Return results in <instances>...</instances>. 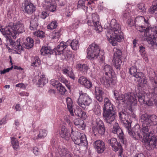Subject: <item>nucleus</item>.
I'll use <instances>...</instances> for the list:
<instances>
[{
  "label": "nucleus",
  "mask_w": 157,
  "mask_h": 157,
  "mask_svg": "<svg viewBox=\"0 0 157 157\" xmlns=\"http://www.w3.org/2000/svg\"><path fill=\"white\" fill-rule=\"evenodd\" d=\"M140 121L143 128L140 129L139 125H135L133 128L132 137L138 140L143 138L146 148L148 150L157 148V138L153 132H148L150 127L157 123V117L155 115L149 116L147 114H142Z\"/></svg>",
  "instance_id": "nucleus-1"
},
{
  "label": "nucleus",
  "mask_w": 157,
  "mask_h": 157,
  "mask_svg": "<svg viewBox=\"0 0 157 157\" xmlns=\"http://www.w3.org/2000/svg\"><path fill=\"white\" fill-rule=\"evenodd\" d=\"M24 26L21 23L14 24L13 25L9 24L4 28L0 29V31L6 38V45L7 48L10 49L8 46H11L13 49L20 54L23 48L20 44V39H18L16 42H14L12 39H16L19 34L24 31Z\"/></svg>",
  "instance_id": "nucleus-2"
},
{
  "label": "nucleus",
  "mask_w": 157,
  "mask_h": 157,
  "mask_svg": "<svg viewBox=\"0 0 157 157\" xmlns=\"http://www.w3.org/2000/svg\"><path fill=\"white\" fill-rule=\"evenodd\" d=\"M104 28L107 30L105 33L107 39L113 46H115L117 42H120L124 39L121 25L117 23L115 19H112L110 24H105Z\"/></svg>",
  "instance_id": "nucleus-3"
},
{
  "label": "nucleus",
  "mask_w": 157,
  "mask_h": 157,
  "mask_svg": "<svg viewBox=\"0 0 157 157\" xmlns=\"http://www.w3.org/2000/svg\"><path fill=\"white\" fill-rule=\"evenodd\" d=\"M79 135V133L77 131H74L72 128L71 134L70 135L68 131L67 128L64 126H62L61 128L60 135L62 138L67 140L71 136L76 144L82 146L86 145L87 144L86 136L84 134H82L80 137L78 136Z\"/></svg>",
  "instance_id": "nucleus-4"
},
{
  "label": "nucleus",
  "mask_w": 157,
  "mask_h": 157,
  "mask_svg": "<svg viewBox=\"0 0 157 157\" xmlns=\"http://www.w3.org/2000/svg\"><path fill=\"white\" fill-rule=\"evenodd\" d=\"M141 18L144 19V21L145 23V25L147 27L145 29V27L143 26L136 27V29L140 32H144V36H147V40L148 43L150 44L152 46H156L157 43L156 39L157 38V27H154L150 29L148 26V20L144 18V17L141 16Z\"/></svg>",
  "instance_id": "nucleus-5"
},
{
  "label": "nucleus",
  "mask_w": 157,
  "mask_h": 157,
  "mask_svg": "<svg viewBox=\"0 0 157 157\" xmlns=\"http://www.w3.org/2000/svg\"><path fill=\"white\" fill-rule=\"evenodd\" d=\"M103 116L106 122L111 124L115 118V112L114 106L108 98H105L104 100Z\"/></svg>",
  "instance_id": "nucleus-6"
},
{
  "label": "nucleus",
  "mask_w": 157,
  "mask_h": 157,
  "mask_svg": "<svg viewBox=\"0 0 157 157\" xmlns=\"http://www.w3.org/2000/svg\"><path fill=\"white\" fill-rule=\"evenodd\" d=\"M103 71L105 72V75L100 79L101 83L106 87L111 85H114L116 83V78L114 77V72L112 67L110 65L104 63L103 66Z\"/></svg>",
  "instance_id": "nucleus-7"
},
{
  "label": "nucleus",
  "mask_w": 157,
  "mask_h": 157,
  "mask_svg": "<svg viewBox=\"0 0 157 157\" xmlns=\"http://www.w3.org/2000/svg\"><path fill=\"white\" fill-rule=\"evenodd\" d=\"M113 97L116 100L131 105H135L137 102L136 95L133 93H128L119 95L117 91L113 90Z\"/></svg>",
  "instance_id": "nucleus-8"
},
{
  "label": "nucleus",
  "mask_w": 157,
  "mask_h": 157,
  "mask_svg": "<svg viewBox=\"0 0 157 157\" xmlns=\"http://www.w3.org/2000/svg\"><path fill=\"white\" fill-rule=\"evenodd\" d=\"M79 96L77 101L78 105L82 109H85L92 102L91 98L86 93L82 91L79 92Z\"/></svg>",
  "instance_id": "nucleus-9"
},
{
  "label": "nucleus",
  "mask_w": 157,
  "mask_h": 157,
  "mask_svg": "<svg viewBox=\"0 0 157 157\" xmlns=\"http://www.w3.org/2000/svg\"><path fill=\"white\" fill-rule=\"evenodd\" d=\"M87 23L90 26L94 25L95 30L97 33H100L102 31V28L100 24L99 16L96 13L92 14L91 17H87Z\"/></svg>",
  "instance_id": "nucleus-10"
},
{
  "label": "nucleus",
  "mask_w": 157,
  "mask_h": 157,
  "mask_svg": "<svg viewBox=\"0 0 157 157\" xmlns=\"http://www.w3.org/2000/svg\"><path fill=\"white\" fill-rule=\"evenodd\" d=\"M71 40H68L66 42L62 41L54 49V51L56 55H62V58L66 59L68 57V55L65 52L64 49L68 45H71Z\"/></svg>",
  "instance_id": "nucleus-11"
},
{
  "label": "nucleus",
  "mask_w": 157,
  "mask_h": 157,
  "mask_svg": "<svg viewBox=\"0 0 157 157\" xmlns=\"http://www.w3.org/2000/svg\"><path fill=\"white\" fill-rule=\"evenodd\" d=\"M100 50L98 45L95 43L90 44L87 50V58L90 59L97 58L99 56Z\"/></svg>",
  "instance_id": "nucleus-12"
},
{
  "label": "nucleus",
  "mask_w": 157,
  "mask_h": 157,
  "mask_svg": "<svg viewBox=\"0 0 157 157\" xmlns=\"http://www.w3.org/2000/svg\"><path fill=\"white\" fill-rule=\"evenodd\" d=\"M120 120L123 126L126 128L129 135L132 136L131 124L128 120L127 115L123 112H120L119 114Z\"/></svg>",
  "instance_id": "nucleus-13"
},
{
  "label": "nucleus",
  "mask_w": 157,
  "mask_h": 157,
  "mask_svg": "<svg viewBox=\"0 0 157 157\" xmlns=\"http://www.w3.org/2000/svg\"><path fill=\"white\" fill-rule=\"evenodd\" d=\"M114 52L113 56V61L114 62V66L117 69L120 70L121 65L122 63L121 60L122 52L121 51L117 48L113 49Z\"/></svg>",
  "instance_id": "nucleus-14"
},
{
  "label": "nucleus",
  "mask_w": 157,
  "mask_h": 157,
  "mask_svg": "<svg viewBox=\"0 0 157 157\" xmlns=\"http://www.w3.org/2000/svg\"><path fill=\"white\" fill-rule=\"evenodd\" d=\"M96 123L97 127L94 126L92 128L93 132L94 135H96L98 134L103 135L105 132V129L103 122L98 118L97 120Z\"/></svg>",
  "instance_id": "nucleus-15"
},
{
  "label": "nucleus",
  "mask_w": 157,
  "mask_h": 157,
  "mask_svg": "<svg viewBox=\"0 0 157 157\" xmlns=\"http://www.w3.org/2000/svg\"><path fill=\"white\" fill-rule=\"evenodd\" d=\"M148 96V100H146V104L148 106H151L153 105V101L155 104L157 106V88H154V92L150 93Z\"/></svg>",
  "instance_id": "nucleus-16"
},
{
  "label": "nucleus",
  "mask_w": 157,
  "mask_h": 157,
  "mask_svg": "<svg viewBox=\"0 0 157 157\" xmlns=\"http://www.w3.org/2000/svg\"><path fill=\"white\" fill-rule=\"evenodd\" d=\"M56 157H71L69 152L64 146H59L56 150Z\"/></svg>",
  "instance_id": "nucleus-17"
},
{
  "label": "nucleus",
  "mask_w": 157,
  "mask_h": 157,
  "mask_svg": "<svg viewBox=\"0 0 157 157\" xmlns=\"http://www.w3.org/2000/svg\"><path fill=\"white\" fill-rule=\"evenodd\" d=\"M112 132L114 134H116L120 139L122 140L123 139V133L117 123H116L114 124Z\"/></svg>",
  "instance_id": "nucleus-18"
},
{
  "label": "nucleus",
  "mask_w": 157,
  "mask_h": 157,
  "mask_svg": "<svg viewBox=\"0 0 157 157\" xmlns=\"http://www.w3.org/2000/svg\"><path fill=\"white\" fill-rule=\"evenodd\" d=\"M78 81L80 84L84 86L87 89H89L92 86V82L90 81L84 76L80 77L78 79Z\"/></svg>",
  "instance_id": "nucleus-19"
},
{
  "label": "nucleus",
  "mask_w": 157,
  "mask_h": 157,
  "mask_svg": "<svg viewBox=\"0 0 157 157\" xmlns=\"http://www.w3.org/2000/svg\"><path fill=\"white\" fill-rule=\"evenodd\" d=\"M94 147L98 153H102L105 149L104 142L100 140L96 141L94 144Z\"/></svg>",
  "instance_id": "nucleus-20"
},
{
  "label": "nucleus",
  "mask_w": 157,
  "mask_h": 157,
  "mask_svg": "<svg viewBox=\"0 0 157 157\" xmlns=\"http://www.w3.org/2000/svg\"><path fill=\"white\" fill-rule=\"evenodd\" d=\"M130 74L132 75L136 78L141 77L143 75V73L141 72L137 71V68L135 66L131 67L129 69Z\"/></svg>",
  "instance_id": "nucleus-21"
},
{
  "label": "nucleus",
  "mask_w": 157,
  "mask_h": 157,
  "mask_svg": "<svg viewBox=\"0 0 157 157\" xmlns=\"http://www.w3.org/2000/svg\"><path fill=\"white\" fill-rule=\"evenodd\" d=\"M67 105L68 109L71 115L73 116L74 115V109H73L74 105L71 99L69 97L67 98L66 100Z\"/></svg>",
  "instance_id": "nucleus-22"
},
{
  "label": "nucleus",
  "mask_w": 157,
  "mask_h": 157,
  "mask_svg": "<svg viewBox=\"0 0 157 157\" xmlns=\"http://www.w3.org/2000/svg\"><path fill=\"white\" fill-rule=\"evenodd\" d=\"M22 9L24 10H35V6L28 1H25L22 5Z\"/></svg>",
  "instance_id": "nucleus-23"
},
{
  "label": "nucleus",
  "mask_w": 157,
  "mask_h": 157,
  "mask_svg": "<svg viewBox=\"0 0 157 157\" xmlns=\"http://www.w3.org/2000/svg\"><path fill=\"white\" fill-rule=\"evenodd\" d=\"M96 98L97 100L100 102L103 100L102 94L103 93V90L98 87H96L95 89Z\"/></svg>",
  "instance_id": "nucleus-24"
},
{
  "label": "nucleus",
  "mask_w": 157,
  "mask_h": 157,
  "mask_svg": "<svg viewBox=\"0 0 157 157\" xmlns=\"http://www.w3.org/2000/svg\"><path fill=\"white\" fill-rule=\"evenodd\" d=\"M36 79H37L38 80V82H36L37 83L41 86H44L48 82V79L46 78L45 76L44 75H42L40 76H36Z\"/></svg>",
  "instance_id": "nucleus-25"
},
{
  "label": "nucleus",
  "mask_w": 157,
  "mask_h": 157,
  "mask_svg": "<svg viewBox=\"0 0 157 157\" xmlns=\"http://www.w3.org/2000/svg\"><path fill=\"white\" fill-rule=\"evenodd\" d=\"M74 123L75 126L82 130L84 129L86 127L84 121L79 118L76 119L74 121Z\"/></svg>",
  "instance_id": "nucleus-26"
},
{
  "label": "nucleus",
  "mask_w": 157,
  "mask_h": 157,
  "mask_svg": "<svg viewBox=\"0 0 157 157\" xmlns=\"http://www.w3.org/2000/svg\"><path fill=\"white\" fill-rule=\"evenodd\" d=\"M45 5L47 6L49 8V10H55L56 9V5L55 2V0H44Z\"/></svg>",
  "instance_id": "nucleus-27"
},
{
  "label": "nucleus",
  "mask_w": 157,
  "mask_h": 157,
  "mask_svg": "<svg viewBox=\"0 0 157 157\" xmlns=\"http://www.w3.org/2000/svg\"><path fill=\"white\" fill-rule=\"evenodd\" d=\"M63 74L68 76L71 78L74 79L75 78L74 75L72 71V69L70 67L63 69Z\"/></svg>",
  "instance_id": "nucleus-28"
},
{
  "label": "nucleus",
  "mask_w": 157,
  "mask_h": 157,
  "mask_svg": "<svg viewBox=\"0 0 157 157\" xmlns=\"http://www.w3.org/2000/svg\"><path fill=\"white\" fill-rule=\"evenodd\" d=\"M34 41L32 38L28 37L26 39V42L24 43L23 46L27 49H29L33 45Z\"/></svg>",
  "instance_id": "nucleus-29"
},
{
  "label": "nucleus",
  "mask_w": 157,
  "mask_h": 157,
  "mask_svg": "<svg viewBox=\"0 0 157 157\" xmlns=\"http://www.w3.org/2000/svg\"><path fill=\"white\" fill-rule=\"evenodd\" d=\"M76 68L79 70L82 71L84 73H87V71L89 69L87 64H81L78 63L76 65Z\"/></svg>",
  "instance_id": "nucleus-30"
},
{
  "label": "nucleus",
  "mask_w": 157,
  "mask_h": 157,
  "mask_svg": "<svg viewBox=\"0 0 157 157\" xmlns=\"http://www.w3.org/2000/svg\"><path fill=\"white\" fill-rule=\"evenodd\" d=\"M40 52L43 56H46L48 54H51L53 53L52 50L48 47H43L40 50Z\"/></svg>",
  "instance_id": "nucleus-31"
},
{
  "label": "nucleus",
  "mask_w": 157,
  "mask_h": 157,
  "mask_svg": "<svg viewBox=\"0 0 157 157\" xmlns=\"http://www.w3.org/2000/svg\"><path fill=\"white\" fill-rule=\"evenodd\" d=\"M148 95L147 94H144V95L141 93H139L138 94V101L141 104H143L145 103L147 98L148 99Z\"/></svg>",
  "instance_id": "nucleus-32"
},
{
  "label": "nucleus",
  "mask_w": 157,
  "mask_h": 157,
  "mask_svg": "<svg viewBox=\"0 0 157 157\" xmlns=\"http://www.w3.org/2000/svg\"><path fill=\"white\" fill-rule=\"evenodd\" d=\"M38 19L36 18H35L34 19L30 21V29L31 30H35L37 29L38 26L37 23Z\"/></svg>",
  "instance_id": "nucleus-33"
},
{
  "label": "nucleus",
  "mask_w": 157,
  "mask_h": 157,
  "mask_svg": "<svg viewBox=\"0 0 157 157\" xmlns=\"http://www.w3.org/2000/svg\"><path fill=\"white\" fill-rule=\"evenodd\" d=\"M40 64V60L38 57L36 56L33 58L31 65L34 67H38Z\"/></svg>",
  "instance_id": "nucleus-34"
},
{
  "label": "nucleus",
  "mask_w": 157,
  "mask_h": 157,
  "mask_svg": "<svg viewBox=\"0 0 157 157\" xmlns=\"http://www.w3.org/2000/svg\"><path fill=\"white\" fill-rule=\"evenodd\" d=\"M139 81L141 80V84L140 85V87H145L147 86V79L143 73V75L141 77L137 78Z\"/></svg>",
  "instance_id": "nucleus-35"
},
{
  "label": "nucleus",
  "mask_w": 157,
  "mask_h": 157,
  "mask_svg": "<svg viewBox=\"0 0 157 157\" xmlns=\"http://www.w3.org/2000/svg\"><path fill=\"white\" fill-rule=\"evenodd\" d=\"M55 10H42L40 13L39 16L40 18L43 19H45L48 16L50 11L53 12Z\"/></svg>",
  "instance_id": "nucleus-36"
},
{
  "label": "nucleus",
  "mask_w": 157,
  "mask_h": 157,
  "mask_svg": "<svg viewBox=\"0 0 157 157\" xmlns=\"http://www.w3.org/2000/svg\"><path fill=\"white\" fill-rule=\"evenodd\" d=\"M11 145L14 149H17L19 146V143L16 138L14 137H11Z\"/></svg>",
  "instance_id": "nucleus-37"
},
{
  "label": "nucleus",
  "mask_w": 157,
  "mask_h": 157,
  "mask_svg": "<svg viewBox=\"0 0 157 157\" xmlns=\"http://www.w3.org/2000/svg\"><path fill=\"white\" fill-rule=\"evenodd\" d=\"M70 43L71 46L73 50H76L78 48L79 44L77 40H71V42Z\"/></svg>",
  "instance_id": "nucleus-38"
},
{
  "label": "nucleus",
  "mask_w": 157,
  "mask_h": 157,
  "mask_svg": "<svg viewBox=\"0 0 157 157\" xmlns=\"http://www.w3.org/2000/svg\"><path fill=\"white\" fill-rule=\"evenodd\" d=\"M112 147L113 150L115 151L118 150H119L121 152H122V149L121 144L117 142Z\"/></svg>",
  "instance_id": "nucleus-39"
},
{
  "label": "nucleus",
  "mask_w": 157,
  "mask_h": 157,
  "mask_svg": "<svg viewBox=\"0 0 157 157\" xmlns=\"http://www.w3.org/2000/svg\"><path fill=\"white\" fill-rule=\"evenodd\" d=\"M56 88L62 95H64L67 91L65 87L63 86L61 83L58 84V86H56Z\"/></svg>",
  "instance_id": "nucleus-40"
},
{
  "label": "nucleus",
  "mask_w": 157,
  "mask_h": 157,
  "mask_svg": "<svg viewBox=\"0 0 157 157\" xmlns=\"http://www.w3.org/2000/svg\"><path fill=\"white\" fill-rule=\"evenodd\" d=\"M60 32V29L53 32L51 35L52 38L58 39L61 35Z\"/></svg>",
  "instance_id": "nucleus-41"
},
{
  "label": "nucleus",
  "mask_w": 157,
  "mask_h": 157,
  "mask_svg": "<svg viewBox=\"0 0 157 157\" xmlns=\"http://www.w3.org/2000/svg\"><path fill=\"white\" fill-rule=\"evenodd\" d=\"M100 106L98 104H96L93 109L94 113L96 115H99L101 114Z\"/></svg>",
  "instance_id": "nucleus-42"
},
{
  "label": "nucleus",
  "mask_w": 157,
  "mask_h": 157,
  "mask_svg": "<svg viewBox=\"0 0 157 157\" xmlns=\"http://www.w3.org/2000/svg\"><path fill=\"white\" fill-rule=\"evenodd\" d=\"M47 132L46 130L40 129L39 130V133L37 136L39 138H44L47 136Z\"/></svg>",
  "instance_id": "nucleus-43"
},
{
  "label": "nucleus",
  "mask_w": 157,
  "mask_h": 157,
  "mask_svg": "<svg viewBox=\"0 0 157 157\" xmlns=\"http://www.w3.org/2000/svg\"><path fill=\"white\" fill-rule=\"evenodd\" d=\"M106 142L109 144L111 147L113 146L116 142H117V140L114 138H109L108 137L106 140Z\"/></svg>",
  "instance_id": "nucleus-44"
},
{
  "label": "nucleus",
  "mask_w": 157,
  "mask_h": 157,
  "mask_svg": "<svg viewBox=\"0 0 157 157\" xmlns=\"http://www.w3.org/2000/svg\"><path fill=\"white\" fill-rule=\"evenodd\" d=\"M57 23L56 21H52L48 25L47 28L51 30L54 29L57 27Z\"/></svg>",
  "instance_id": "nucleus-45"
},
{
  "label": "nucleus",
  "mask_w": 157,
  "mask_h": 157,
  "mask_svg": "<svg viewBox=\"0 0 157 157\" xmlns=\"http://www.w3.org/2000/svg\"><path fill=\"white\" fill-rule=\"evenodd\" d=\"M33 34L37 37L43 38L44 36V33L42 30H38V31L33 33Z\"/></svg>",
  "instance_id": "nucleus-46"
},
{
  "label": "nucleus",
  "mask_w": 157,
  "mask_h": 157,
  "mask_svg": "<svg viewBox=\"0 0 157 157\" xmlns=\"http://www.w3.org/2000/svg\"><path fill=\"white\" fill-rule=\"evenodd\" d=\"M78 116L83 120H85L87 118V115L86 112L82 111H80L78 113Z\"/></svg>",
  "instance_id": "nucleus-47"
},
{
  "label": "nucleus",
  "mask_w": 157,
  "mask_h": 157,
  "mask_svg": "<svg viewBox=\"0 0 157 157\" xmlns=\"http://www.w3.org/2000/svg\"><path fill=\"white\" fill-rule=\"evenodd\" d=\"M61 82H62L64 83L67 88L68 89H70L71 87L70 85L69 82L68 81H67L65 78H61Z\"/></svg>",
  "instance_id": "nucleus-48"
},
{
  "label": "nucleus",
  "mask_w": 157,
  "mask_h": 157,
  "mask_svg": "<svg viewBox=\"0 0 157 157\" xmlns=\"http://www.w3.org/2000/svg\"><path fill=\"white\" fill-rule=\"evenodd\" d=\"M84 2L83 0H79L78 2L77 6L78 9H83V7H84Z\"/></svg>",
  "instance_id": "nucleus-49"
},
{
  "label": "nucleus",
  "mask_w": 157,
  "mask_h": 157,
  "mask_svg": "<svg viewBox=\"0 0 157 157\" xmlns=\"http://www.w3.org/2000/svg\"><path fill=\"white\" fill-rule=\"evenodd\" d=\"M50 83L53 86H56H56H58V84L60 83L58 81L54 79H51L50 81Z\"/></svg>",
  "instance_id": "nucleus-50"
},
{
  "label": "nucleus",
  "mask_w": 157,
  "mask_h": 157,
  "mask_svg": "<svg viewBox=\"0 0 157 157\" xmlns=\"http://www.w3.org/2000/svg\"><path fill=\"white\" fill-rule=\"evenodd\" d=\"M139 51L142 56H144L146 54V52L144 47L143 46H140Z\"/></svg>",
  "instance_id": "nucleus-51"
},
{
  "label": "nucleus",
  "mask_w": 157,
  "mask_h": 157,
  "mask_svg": "<svg viewBox=\"0 0 157 157\" xmlns=\"http://www.w3.org/2000/svg\"><path fill=\"white\" fill-rule=\"evenodd\" d=\"M13 68V66H12L11 67L8 68L6 69H5L2 71H0V74L1 75L4 74L6 72H9L10 70H12Z\"/></svg>",
  "instance_id": "nucleus-52"
},
{
  "label": "nucleus",
  "mask_w": 157,
  "mask_h": 157,
  "mask_svg": "<svg viewBox=\"0 0 157 157\" xmlns=\"http://www.w3.org/2000/svg\"><path fill=\"white\" fill-rule=\"evenodd\" d=\"M94 65L93 64L92 65V67H93V68L90 69V71L91 72V74L93 75H95L97 73L98 70L97 69H95L94 68Z\"/></svg>",
  "instance_id": "nucleus-53"
},
{
  "label": "nucleus",
  "mask_w": 157,
  "mask_h": 157,
  "mask_svg": "<svg viewBox=\"0 0 157 157\" xmlns=\"http://www.w3.org/2000/svg\"><path fill=\"white\" fill-rule=\"evenodd\" d=\"M15 86L16 87H19L23 89H25L26 87V86L22 83H19L16 84Z\"/></svg>",
  "instance_id": "nucleus-54"
},
{
  "label": "nucleus",
  "mask_w": 157,
  "mask_h": 157,
  "mask_svg": "<svg viewBox=\"0 0 157 157\" xmlns=\"http://www.w3.org/2000/svg\"><path fill=\"white\" fill-rule=\"evenodd\" d=\"M33 152L36 155H38L40 153V151L38 148L35 147L33 149Z\"/></svg>",
  "instance_id": "nucleus-55"
},
{
  "label": "nucleus",
  "mask_w": 157,
  "mask_h": 157,
  "mask_svg": "<svg viewBox=\"0 0 157 157\" xmlns=\"http://www.w3.org/2000/svg\"><path fill=\"white\" fill-rule=\"evenodd\" d=\"M149 78L150 80L151 81L152 84H153V83H154L156 85L157 84V81L155 79V78L153 77H151L150 75V74H149Z\"/></svg>",
  "instance_id": "nucleus-56"
},
{
  "label": "nucleus",
  "mask_w": 157,
  "mask_h": 157,
  "mask_svg": "<svg viewBox=\"0 0 157 157\" xmlns=\"http://www.w3.org/2000/svg\"><path fill=\"white\" fill-rule=\"evenodd\" d=\"M6 122V118L4 117L2 120H0V125L5 124Z\"/></svg>",
  "instance_id": "nucleus-57"
},
{
  "label": "nucleus",
  "mask_w": 157,
  "mask_h": 157,
  "mask_svg": "<svg viewBox=\"0 0 157 157\" xmlns=\"http://www.w3.org/2000/svg\"><path fill=\"white\" fill-rule=\"evenodd\" d=\"M19 94L22 97H28L29 95L28 93L24 91L19 93Z\"/></svg>",
  "instance_id": "nucleus-58"
},
{
  "label": "nucleus",
  "mask_w": 157,
  "mask_h": 157,
  "mask_svg": "<svg viewBox=\"0 0 157 157\" xmlns=\"http://www.w3.org/2000/svg\"><path fill=\"white\" fill-rule=\"evenodd\" d=\"M157 9V0L153 2L152 5V10H156Z\"/></svg>",
  "instance_id": "nucleus-59"
},
{
  "label": "nucleus",
  "mask_w": 157,
  "mask_h": 157,
  "mask_svg": "<svg viewBox=\"0 0 157 157\" xmlns=\"http://www.w3.org/2000/svg\"><path fill=\"white\" fill-rule=\"evenodd\" d=\"M64 121L66 124H68L69 125L70 124L71 121L70 120L68 119L67 116L64 117Z\"/></svg>",
  "instance_id": "nucleus-60"
},
{
  "label": "nucleus",
  "mask_w": 157,
  "mask_h": 157,
  "mask_svg": "<svg viewBox=\"0 0 157 157\" xmlns=\"http://www.w3.org/2000/svg\"><path fill=\"white\" fill-rule=\"evenodd\" d=\"M15 109L16 111H20L21 110V107L19 104H16L15 106Z\"/></svg>",
  "instance_id": "nucleus-61"
},
{
  "label": "nucleus",
  "mask_w": 157,
  "mask_h": 157,
  "mask_svg": "<svg viewBox=\"0 0 157 157\" xmlns=\"http://www.w3.org/2000/svg\"><path fill=\"white\" fill-rule=\"evenodd\" d=\"M137 6L139 10H144L145 9L143 4H138Z\"/></svg>",
  "instance_id": "nucleus-62"
},
{
  "label": "nucleus",
  "mask_w": 157,
  "mask_h": 157,
  "mask_svg": "<svg viewBox=\"0 0 157 157\" xmlns=\"http://www.w3.org/2000/svg\"><path fill=\"white\" fill-rule=\"evenodd\" d=\"M81 22H80L79 21L76 20L75 21V23L74 24V25H73L74 28H78V25L79 23H81Z\"/></svg>",
  "instance_id": "nucleus-63"
},
{
  "label": "nucleus",
  "mask_w": 157,
  "mask_h": 157,
  "mask_svg": "<svg viewBox=\"0 0 157 157\" xmlns=\"http://www.w3.org/2000/svg\"><path fill=\"white\" fill-rule=\"evenodd\" d=\"M65 14L67 16L69 17L71 15L72 12L71 11H70V10H66Z\"/></svg>",
  "instance_id": "nucleus-64"
}]
</instances>
